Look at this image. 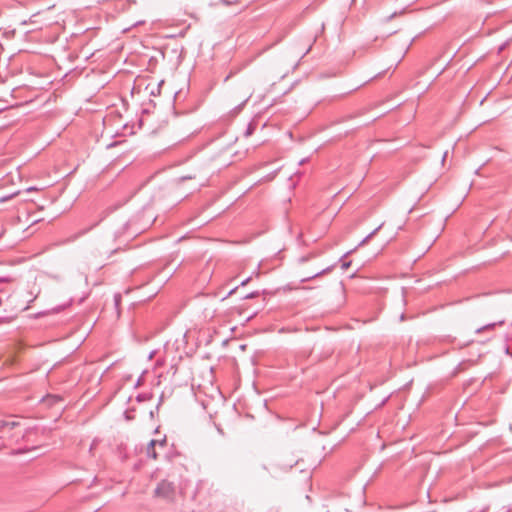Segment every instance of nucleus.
<instances>
[{"label":"nucleus","instance_id":"6","mask_svg":"<svg viewBox=\"0 0 512 512\" xmlns=\"http://www.w3.org/2000/svg\"><path fill=\"white\" fill-rule=\"evenodd\" d=\"M17 425L16 422H7V428H14Z\"/></svg>","mask_w":512,"mask_h":512},{"label":"nucleus","instance_id":"7","mask_svg":"<svg viewBox=\"0 0 512 512\" xmlns=\"http://www.w3.org/2000/svg\"><path fill=\"white\" fill-rule=\"evenodd\" d=\"M6 427H7V422L6 421L0 422V430L4 429Z\"/></svg>","mask_w":512,"mask_h":512},{"label":"nucleus","instance_id":"5","mask_svg":"<svg viewBox=\"0 0 512 512\" xmlns=\"http://www.w3.org/2000/svg\"><path fill=\"white\" fill-rule=\"evenodd\" d=\"M250 96H251V92L248 91L247 93H245V95L243 97V103H245L249 99Z\"/></svg>","mask_w":512,"mask_h":512},{"label":"nucleus","instance_id":"3","mask_svg":"<svg viewBox=\"0 0 512 512\" xmlns=\"http://www.w3.org/2000/svg\"><path fill=\"white\" fill-rule=\"evenodd\" d=\"M237 146H238V144H237V143H234L233 145L229 146V147L225 150V152H224V156H225L226 158H228V157H231V156H237V155H239V151H238V149H237Z\"/></svg>","mask_w":512,"mask_h":512},{"label":"nucleus","instance_id":"10","mask_svg":"<svg viewBox=\"0 0 512 512\" xmlns=\"http://www.w3.org/2000/svg\"><path fill=\"white\" fill-rule=\"evenodd\" d=\"M4 448H5V445H1V446H0V449H4Z\"/></svg>","mask_w":512,"mask_h":512},{"label":"nucleus","instance_id":"8","mask_svg":"<svg viewBox=\"0 0 512 512\" xmlns=\"http://www.w3.org/2000/svg\"><path fill=\"white\" fill-rule=\"evenodd\" d=\"M343 267H344V268L349 267V263H345V264H343Z\"/></svg>","mask_w":512,"mask_h":512},{"label":"nucleus","instance_id":"4","mask_svg":"<svg viewBox=\"0 0 512 512\" xmlns=\"http://www.w3.org/2000/svg\"><path fill=\"white\" fill-rule=\"evenodd\" d=\"M224 5L230 6V5H236L238 4V1H230V0H221Z\"/></svg>","mask_w":512,"mask_h":512},{"label":"nucleus","instance_id":"2","mask_svg":"<svg viewBox=\"0 0 512 512\" xmlns=\"http://www.w3.org/2000/svg\"><path fill=\"white\" fill-rule=\"evenodd\" d=\"M166 444V438H154L151 439L148 447H147V455L151 457L152 459H157V453L155 451V446H158L160 448H163Z\"/></svg>","mask_w":512,"mask_h":512},{"label":"nucleus","instance_id":"9","mask_svg":"<svg viewBox=\"0 0 512 512\" xmlns=\"http://www.w3.org/2000/svg\"><path fill=\"white\" fill-rule=\"evenodd\" d=\"M36 188H28V191H35Z\"/></svg>","mask_w":512,"mask_h":512},{"label":"nucleus","instance_id":"1","mask_svg":"<svg viewBox=\"0 0 512 512\" xmlns=\"http://www.w3.org/2000/svg\"><path fill=\"white\" fill-rule=\"evenodd\" d=\"M155 495L165 500L172 499L174 496V487L170 482L162 481L155 489Z\"/></svg>","mask_w":512,"mask_h":512}]
</instances>
